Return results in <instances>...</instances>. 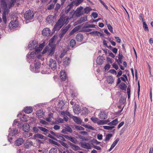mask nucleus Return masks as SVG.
Here are the masks:
<instances>
[{
    "label": "nucleus",
    "mask_w": 153,
    "mask_h": 153,
    "mask_svg": "<svg viewBox=\"0 0 153 153\" xmlns=\"http://www.w3.org/2000/svg\"><path fill=\"white\" fill-rule=\"evenodd\" d=\"M16 0H0L1 5L4 11L2 16V19L5 23H7L6 15L9 12V9L14 5V3Z\"/></svg>",
    "instance_id": "1"
},
{
    "label": "nucleus",
    "mask_w": 153,
    "mask_h": 153,
    "mask_svg": "<svg viewBox=\"0 0 153 153\" xmlns=\"http://www.w3.org/2000/svg\"><path fill=\"white\" fill-rule=\"evenodd\" d=\"M34 13L31 10L27 11L24 14V18L27 20H32L34 17Z\"/></svg>",
    "instance_id": "2"
},
{
    "label": "nucleus",
    "mask_w": 153,
    "mask_h": 153,
    "mask_svg": "<svg viewBox=\"0 0 153 153\" xmlns=\"http://www.w3.org/2000/svg\"><path fill=\"white\" fill-rule=\"evenodd\" d=\"M64 25L63 19H60L58 20L54 26L53 30L54 31H58Z\"/></svg>",
    "instance_id": "3"
},
{
    "label": "nucleus",
    "mask_w": 153,
    "mask_h": 153,
    "mask_svg": "<svg viewBox=\"0 0 153 153\" xmlns=\"http://www.w3.org/2000/svg\"><path fill=\"white\" fill-rule=\"evenodd\" d=\"M91 120L94 123H97L98 125H103L109 122V120H100L98 118L95 117H91Z\"/></svg>",
    "instance_id": "4"
},
{
    "label": "nucleus",
    "mask_w": 153,
    "mask_h": 153,
    "mask_svg": "<svg viewBox=\"0 0 153 153\" xmlns=\"http://www.w3.org/2000/svg\"><path fill=\"white\" fill-rule=\"evenodd\" d=\"M48 65L53 70L57 68L56 62L55 60L53 59H51L49 60Z\"/></svg>",
    "instance_id": "5"
},
{
    "label": "nucleus",
    "mask_w": 153,
    "mask_h": 153,
    "mask_svg": "<svg viewBox=\"0 0 153 153\" xmlns=\"http://www.w3.org/2000/svg\"><path fill=\"white\" fill-rule=\"evenodd\" d=\"M38 42L36 41H33L31 43L29 44L28 45V49L30 50H32L35 49L36 51V49L37 48V47L38 46Z\"/></svg>",
    "instance_id": "6"
},
{
    "label": "nucleus",
    "mask_w": 153,
    "mask_h": 153,
    "mask_svg": "<svg viewBox=\"0 0 153 153\" xmlns=\"http://www.w3.org/2000/svg\"><path fill=\"white\" fill-rule=\"evenodd\" d=\"M70 27L71 25H68L65 27H63L61 29V32L59 35V37L60 38L62 37Z\"/></svg>",
    "instance_id": "7"
},
{
    "label": "nucleus",
    "mask_w": 153,
    "mask_h": 153,
    "mask_svg": "<svg viewBox=\"0 0 153 153\" xmlns=\"http://www.w3.org/2000/svg\"><path fill=\"white\" fill-rule=\"evenodd\" d=\"M27 60L29 63H33V62H32L33 61L32 59L34 60V53L32 52L30 53H28L27 55Z\"/></svg>",
    "instance_id": "8"
},
{
    "label": "nucleus",
    "mask_w": 153,
    "mask_h": 153,
    "mask_svg": "<svg viewBox=\"0 0 153 153\" xmlns=\"http://www.w3.org/2000/svg\"><path fill=\"white\" fill-rule=\"evenodd\" d=\"M18 25V22L16 20L11 21L9 25V26L10 29H14Z\"/></svg>",
    "instance_id": "9"
},
{
    "label": "nucleus",
    "mask_w": 153,
    "mask_h": 153,
    "mask_svg": "<svg viewBox=\"0 0 153 153\" xmlns=\"http://www.w3.org/2000/svg\"><path fill=\"white\" fill-rule=\"evenodd\" d=\"M55 47L54 45H53L50 48H48L47 52L48 55L52 56L55 52Z\"/></svg>",
    "instance_id": "10"
},
{
    "label": "nucleus",
    "mask_w": 153,
    "mask_h": 153,
    "mask_svg": "<svg viewBox=\"0 0 153 153\" xmlns=\"http://www.w3.org/2000/svg\"><path fill=\"white\" fill-rule=\"evenodd\" d=\"M82 147L87 149H91V146L90 144L88 143H80Z\"/></svg>",
    "instance_id": "11"
},
{
    "label": "nucleus",
    "mask_w": 153,
    "mask_h": 153,
    "mask_svg": "<svg viewBox=\"0 0 153 153\" xmlns=\"http://www.w3.org/2000/svg\"><path fill=\"white\" fill-rule=\"evenodd\" d=\"M23 130L26 132H28V131L30 130V126L27 123H25L22 126Z\"/></svg>",
    "instance_id": "12"
},
{
    "label": "nucleus",
    "mask_w": 153,
    "mask_h": 153,
    "mask_svg": "<svg viewBox=\"0 0 153 153\" xmlns=\"http://www.w3.org/2000/svg\"><path fill=\"white\" fill-rule=\"evenodd\" d=\"M50 32L51 30L49 28H45L42 31V34L43 36H47L49 35Z\"/></svg>",
    "instance_id": "13"
},
{
    "label": "nucleus",
    "mask_w": 153,
    "mask_h": 153,
    "mask_svg": "<svg viewBox=\"0 0 153 153\" xmlns=\"http://www.w3.org/2000/svg\"><path fill=\"white\" fill-rule=\"evenodd\" d=\"M68 144L70 145L71 148L74 150L75 151H78L80 149V147L77 146H76L70 142H68Z\"/></svg>",
    "instance_id": "14"
},
{
    "label": "nucleus",
    "mask_w": 153,
    "mask_h": 153,
    "mask_svg": "<svg viewBox=\"0 0 153 153\" xmlns=\"http://www.w3.org/2000/svg\"><path fill=\"white\" fill-rule=\"evenodd\" d=\"M54 16L52 15L48 16L46 19L47 22L49 24H53L54 22Z\"/></svg>",
    "instance_id": "15"
},
{
    "label": "nucleus",
    "mask_w": 153,
    "mask_h": 153,
    "mask_svg": "<svg viewBox=\"0 0 153 153\" xmlns=\"http://www.w3.org/2000/svg\"><path fill=\"white\" fill-rule=\"evenodd\" d=\"M70 60V58L65 57L63 59V65L65 66H68L69 64Z\"/></svg>",
    "instance_id": "16"
},
{
    "label": "nucleus",
    "mask_w": 153,
    "mask_h": 153,
    "mask_svg": "<svg viewBox=\"0 0 153 153\" xmlns=\"http://www.w3.org/2000/svg\"><path fill=\"white\" fill-rule=\"evenodd\" d=\"M24 112L26 114L31 113L33 111V109L31 107H26L24 109Z\"/></svg>",
    "instance_id": "17"
},
{
    "label": "nucleus",
    "mask_w": 153,
    "mask_h": 153,
    "mask_svg": "<svg viewBox=\"0 0 153 153\" xmlns=\"http://www.w3.org/2000/svg\"><path fill=\"white\" fill-rule=\"evenodd\" d=\"M123 57V56L122 54L120 53L118 54V59H116V61L118 64H121L122 63Z\"/></svg>",
    "instance_id": "18"
},
{
    "label": "nucleus",
    "mask_w": 153,
    "mask_h": 153,
    "mask_svg": "<svg viewBox=\"0 0 153 153\" xmlns=\"http://www.w3.org/2000/svg\"><path fill=\"white\" fill-rule=\"evenodd\" d=\"M99 117L100 119H105L107 118V114L105 111H101Z\"/></svg>",
    "instance_id": "19"
},
{
    "label": "nucleus",
    "mask_w": 153,
    "mask_h": 153,
    "mask_svg": "<svg viewBox=\"0 0 153 153\" xmlns=\"http://www.w3.org/2000/svg\"><path fill=\"white\" fill-rule=\"evenodd\" d=\"M20 120L21 121L24 122H26L27 121V116L25 114L22 115L20 113Z\"/></svg>",
    "instance_id": "20"
},
{
    "label": "nucleus",
    "mask_w": 153,
    "mask_h": 153,
    "mask_svg": "<svg viewBox=\"0 0 153 153\" xmlns=\"http://www.w3.org/2000/svg\"><path fill=\"white\" fill-rule=\"evenodd\" d=\"M72 118L74 121L77 124H81L82 121L79 118L75 116H73Z\"/></svg>",
    "instance_id": "21"
},
{
    "label": "nucleus",
    "mask_w": 153,
    "mask_h": 153,
    "mask_svg": "<svg viewBox=\"0 0 153 153\" xmlns=\"http://www.w3.org/2000/svg\"><path fill=\"white\" fill-rule=\"evenodd\" d=\"M87 17H84L81 18L80 19L78 20L76 23V24H79L87 21Z\"/></svg>",
    "instance_id": "22"
},
{
    "label": "nucleus",
    "mask_w": 153,
    "mask_h": 153,
    "mask_svg": "<svg viewBox=\"0 0 153 153\" xmlns=\"http://www.w3.org/2000/svg\"><path fill=\"white\" fill-rule=\"evenodd\" d=\"M89 34L93 35H94L95 36H103V34L100 32L98 31H94L93 32H91L89 33Z\"/></svg>",
    "instance_id": "23"
},
{
    "label": "nucleus",
    "mask_w": 153,
    "mask_h": 153,
    "mask_svg": "<svg viewBox=\"0 0 153 153\" xmlns=\"http://www.w3.org/2000/svg\"><path fill=\"white\" fill-rule=\"evenodd\" d=\"M64 136L67 139L70 140L72 142L74 143H76V140L75 138L72 137L71 136H69L68 135H65Z\"/></svg>",
    "instance_id": "24"
},
{
    "label": "nucleus",
    "mask_w": 153,
    "mask_h": 153,
    "mask_svg": "<svg viewBox=\"0 0 153 153\" xmlns=\"http://www.w3.org/2000/svg\"><path fill=\"white\" fill-rule=\"evenodd\" d=\"M76 38L77 41L79 42H81L83 39L82 35L81 33H78L76 36Z\"/></svg>",
    "instance_id": "25"
},
{
    "label": "nucleus",
    "mask_w": 153,
    "mask_h": 153,
    "mask_svg": "<svg viewBox=\"0 0 153 153\" xmlns=\"http://www.w3.org/2000/svg\"><path fill=\"white\" fill-rule=\"evenodd\" d=\"M60 78L63 81H64L66 79V74L65 71H61L60 72Z\"/></svg>",
    "instance_id": "26"
},
{
    "label": "nucleus",
    "mask_w": 153,
    "mask_h": 153,
    "mask_svg": "<svg viewBox=\"0 0 153 153\" xmlns=\"http://www.w3.org/2000/svg\"><path fill=\"white\" fill-rule=\"evenodd\" d=\"M33 143L30 141L27 140L24 144L25 147V148H28L30 147L33 145Z\"/></svg>",
    "instance_id": "27"
},
{
    "label": "nucleus",
    "mask_w": 153,
    "mask_h": 153,
    "mask_svg": "<svg viewBox=\"0 0 153 153\" xmlns=\"http://www.w3.org/2000/svg\"><path fill=\"white\" fill-rule=\"evenodd\" d=\"M102 58L101 56H99L97 59V63L99 65H102L103 63Z\"/></svg>",
    "instance_id": "28"
},
{
    "label": "nucleus",
    "mask_w": 153,
    "mask_h": 153,
    "mask_svg": "<svg viewBox=\"0 0 153 153\" xmlns=\"http://www.w3.org/2000/svg\"><path fill=\"white\" fill-rule=\"evenodd\" d=\"M114 79L112 76H109L107 78V82L108 83L112 84L114 82Z\"/></svg>",
    "instance_id": "29"
},
{
    "label": "nucleus",
    "mask_w": 153,
    "mask_h": 153,
    "mask_svg": "<svg viewBox=\"0 0 153 153\" xmlns=\"http://www.w3.org/2000/svg\"><path fill=\"white\" fill-rule=\"evenodd\" d=\"M45 46L44 43H42L40 44L38 47H37V48L36 49V52L39 51H41L43 49V48Z\"/></svg>",
    "instance_id": "30"
},
{
    "label": "nucleus",
    "mask_w": 153,
    "mask_h": 153,
    "mask_svg": "<svg viewBox=\"0 0 153 153\" xmlns=\"http://www.w3.org/2000/svg\"><path fill=\"white\" fill-rule=\"evenodd\" d=\"M18 133V130L14 129L13 131H10L9 136H13Z\"/></svg>",
    "instance_id": "31"
},
{
    "label": "nucleus",
    "mask_w": 153,
    "mask_h": 153,
    "mask_svg": "<svg viewBox=\"0 0 153 153\" xmlns=\"http://www.w3.org/2000/svg\"><path fill=\"white\" fill-rule=\"evenodd\" d=\"M120 88L123 90L126 91L127 88V86L126 84L124 82H122L119 86Z\"/></svg>",
    "instance_id": "32"
},
{
    "label": "nucleus",
    "mask_w": 153,
    "mask_h": 153,
    "mask_svg": "<svg viewBox=\"0 0 153 153\" xmlns=\"http://www.w3.org/2000/svg\"><path fill=\"white\" fill-rule=\"evenodd\" d=\"M118 122V119L117 118L108 123V125L110 126L115 125L117 124Z\"/></svg>",
    "instance_id": "33"
},
{
    "label": "nucleus",
    "mask_w": 153,
    "mask_h": 153,
    "mask_svg": "<svg viewBox=\"0 0 153 153\" xmlns=\"http://www.w3.org/2000/svg\"><path fill=\"white\" fill-rule=\"evenodd\" d=\"M80 109L79 108L76 107L73 108V111L75 114H78L80 111Z\"/></svg>",
    "instance_id": "34"
},
{
    "label": "nucleus",
    "mask_w": 153,
    "mask_h": 153,
    "mask_svg": "<svg viewBox=\"0 0 153 153\" xmlns=\"http://www.w3.org/2000/svg\"><path fill=\"white\" fill-rule=\"evenodd\" d=\"M34 137L35 138L43 139L44 137V136L40 134H37L35 135L34 136Z\"/></svg>",
    "instance_id": "35"
},
{
    "label": "nucleus",
    "mask_w": 153,
    "mask_h": 153,
    "mask_svg": "<svg viewBox=\"0 0 153 153\" xmlns=\"http://www.w3.org/2000/svg\"><path fill=\"white\" fill-rule=\"evenodd\" d=\"M76 44V42L75 40L74 39H72L70 43V46L72 48L74 47Z\"/></svg>",
    "instance_id": "36"
},
{
    "label": "nucleus",
    "mask_w": 153,
    "mask_h": 153,
    "mask_svg": "<svg viewBox=\"0 0 153 153\" xmlns=\"http://www.w3.org/2000/svg\"><path fill=\"white\" fill-rule=\"evenodd\" d=\"M57 141L60 143L63 146H64L65 148H68L69 146L66 143H64L63 142L60 140H58Z\"/></svg>",
    "instance_id": "37"
},
{
    "label": "nucleus",
    "mask_w": 153,
    "mask_h": 153,
    "mask_svg": "<svg viewBox=\"0 0 153 153\" xmlns=\"http://www.w3.org/2000/svg\"><path fill=\"white\" fill-rule=\"evenodd\" d=\"M36 115L39 118H42V117L43 112L41 110L38 111L36 113Z\"/></svg>",
    "instance_id": "38"
},
{
    "label": "nucleus",
    "mask_w": 153,
    "mask_h": 153,
    "mask_svg": "<svg viewBox=\"0 0 153 153\" xmlns=\"http://www.w3.org/2000/svg\"><path fill=\"white\" fill-rule=\"evenodd\" d=\"M74 126L75 129L78 130H84L85 129L84 128L80 126L75 125Z\"/></svg>",
    "instance_id": "39"
},
{
    "label": "nucleus",
    "mask_w": 153,
    "mask_h": 153,
    "mask_svg": "<svg viewBox=\"0 0 153 153\" xmlns=\"http://www.w3.org/2000/svg\"><path fill=\"white\" fill-rule=\"evenodd\" d=\"M48 141L50 143H51L52 144L56 145L59 146H60V144H59L57 142L53 140H51V139H49Z\"/></svg>",
    "instance_id": "40"
},
{
    "label": "nucleus",
    "mask_w": 153,
    "mask_h": 153,
    "mask_svg": "<svg viewBox=\"0 0 153 153\" xmlns=\"http://www.w3.org/2000/svg\"><path fill=\"white\" fill-rule=\"evenodd\" d=\"M104 128L106 130H111L112 129L115 128L114 126H103Z\"/></svg>",
    "instance_id": "41"
},
{
    "label": "nucleus",
    "mask_w": 153,
    "mask_h": 153,
    "mask_svg": "<svg viewBox=\"0 0 153 153\" xmlns=\"http://www.w3.org/2000/svg\"><path fill=\"white\" fill-rule=\"evenodd\" d=\"M39 129V128H38V126L37 127L34 126L33 128V131L35 133L40 132V131Z\"/></svg>",
    "instance_id": "42"
},
{
    "label": "nucleus",
    "mask_w": 153,
    "mask_h": 153,
    "mask_svg": "<svg viewBox=\"0 0 153 153\" xmlns=\"http://www.w3.org/2000/svg\"><path fill=\"white\" fill-rule=\"evenodd\" d=\"M130 87L131 86L130 85H129L128 86V87L127 89V93L128 95V99H129L130 97Z\"/></svg>",
    "instance_id": "43"
},
{
    "label": "nucleus",
    "mask_w": 153,
    "mask_h": 153,
    "mask_svg": "<svg viewBox=\"0 0 153 153\" xmlns=\"http://www.w3.org/2000/svg\"><path fill=\"white\" fill-rule=\"evenodd\" d=\"M112 134H108L106 135V137L104 140L105 141H107L110 138L112 137Z\"/></svg>",
    "instance_id": "44"
},
{
    "label": "nucleus",
    "mask_w": 153,
    "mask_h": 153,
    "mask_svg": "<svg viewBox=\"0 0 153 153\" xmlns=\"http://www.w3.org/2000/svg\"><path fill=\"white\" fill-rule=\"evenodd\" d=\"M119 140V139L118 138H117L111 145V147H113L114 148L117 144Z\"/></svg>",
    "instance_id": "45"
},
{
    "label": "nucleus",
    "mask_w": 153,
    "mask_h": 153,
    "mask_svg": "<svg viewBox=\"0 0 153 153\" xmlns=\"http://www.w3.org/2000/svg\"><path fill=\"white\" fill-rule=\"evenodd\" d=\"M83 1V0H75L74 1V2L75 5L77 6Z\"/></svg>",
    "instance_id": "46"
},
{
    "label": "nucleus",
    "mask_w": 153,
    "mask_h": 153,
    "mask_svg": "<svg viewBox=\"0 0 153 153\" xmlns=\"http://www.w3.org/2000/svg\"><path fill=\"white\" fill-rule=\"evenodd\" d=\"M91 10L90 7H85L84 9V13L88 14Z\"/></svg>",
    "instance_id": "47"
},
{
    "label": "nucleus",
    "mask_w": 153,
    "mask_h": 153,
    "mask_svg": "<svg viewBox=\"0 0 153 153\" xmlns=\"http://www.w3.org/2000/svg\"><path fill=\"white\" fill-rule=\"evenodd\" d=\"M57 152V149L56 148H53L50 150L49 153H56Z\"/></svg>",
    "instance_id": "48"
},
{
    "label": "nucleus",
    "mask_w": 153,
    "mask_h": 153,
    "mask_svg": "<svg viewBox=\"0 0 153 153\" xmlns=\"http://www.w3.org/2000/svg\"><path fill=\"white\" fill-rule=\"evenodd\" d=\"M41 63L38 61L34 63L35 68L36 69H39Z\"/></svg>",
    "instance_id": "49"
},
{
    "label": "nucleus",
    "mask_w": 153,
    "mask_h": 153,
    "mask_svg": "<svg viewBox=\"0 0 153 153\" xmlns=\"http://www.w3.org/2000/svg\"><path fill=\"white\" fill-rule=\"evenodd\" d=\"M80 138L82 139V141H87L89 140L88 138L86 137L81 136L80 137Z\"/></svg>",
    "instance_id": "50"
},
{
    "label": "nucleus",
    "mask_w": 153,
    "mask_h": 153,
    "mask_svg": "<svg viewBox=\"0 0 153 153\" xmlns=\"http://www.w3.org/2000/svg\"><path fill=\"white\" fill-rule=\"evenodd\" d=\"M19 121L18 120H14L13 123V126H18V128H19Z\"/></svg>",
    "instance_id": "51"
},
{
    "label": "nucleus",
    "mask_w": 153,
    "mask_h": 153,
    "mask_svg": "<svg viewBox=\"0 0 153 153\" xmlns=\"http://www.w3.org/2000/svg\"><path fill=\"white\" fill-rule=\"evenodd\" d=\"M143 27L145 31H149L147 25L145 22H143Z\"/></svg>",
    "instance_id": "52"
},
{
    "label": "nucleus",
    "mask_w": 153,
    "mask_h": 153,
    "mask_svg": "<svg viewBox=\"0 0 153 153\" xmlns=\"http://www.w3.org/2000/svg\"><path fill=\"white\" fill-rule=\"evenodd\" d=\"M96 25L93 24L88 25H86V24L84 26V27L86 28H94L95 27Z\"/></svg>",
    "instance_id": "53"
},
{
    "label": "nucleus",
    "mask_w": 153,
    "mask_h": 153,
    "mask_svg": "<svg viewBox=\"0 0 153 153\" xmlns=\"http://www.w3.org/2000/svg\"><path fill=\"white\" fill-rule=\"evenodd\" d=\"M38 128H39V129H40L41 131L45 132L47 133L48 131V130L43 127L38 126Z\"/></svg>",
    "instance_id": "54"
},
{
    "label": "nucleus",
    "mask_w": 153,
    "mask_h": 153,
    "mask_svg": "<svg viewBox=\"0 0 153 153\" xmlns=\"http://www.w3.org/2000/svg\"><path fill=\"white\" fill-rule=\"evenodd\" d=\"M65 128L66 130L68 132L71 133H72V132L71 128L68 126H66L65 127Z\"/></svg>",
    "instance_id": "55"
},
{
    "label": "nucleus",
    "mask_w": 153,
    "mask_h": 153,
    "mask_svg": "<svg viewBox=\"0 0 153 153\" xmlns=\"http://www.w3.org/2000/svg\"><path fill=\"white\" fill-rule=\"evenodd\" d=\"M83 13H82L80 10H79L76 13V16L77 17H79Z\"/></svg>",
    "instance_id": "56"
},
{
    "label": "nucleus",
    "mask_w": 153,
    "mask_h": 153,
    "mask_svg": "<svg viewBox=\"0 0 153 153\" xmlns=\"http://www.w3.org/2000/svg\"><path fill=\"white\" fill-rule=\"evenodd\" d=\"M107 26L108 29L109 30L111 33H113V28L111 26V25L110 24L107 25Z\"/></svg>",
    "instance_id": "57"
},
{
    "label": "nucleus",
    "mask_w": 153,
    "mask_h": 153,
    "mask_svg": "<svg viewBox=\"0 0 153 153\" xmlns=\"http://www.w3.org/2000/svg\"><path fill=\"white\" fill-rule=\"evenodd\" d=\"M81 27V26L80 25H79L75 27L73 29L76 32L78 31Z\"/></svg>",
    "instance_id": "58"
},
{
    "label": "nucleus",
    "mask_w": 153,
    "mask_h": 153,
    "mask_svg": "<svg viewBox=\"0 0 153 153\" xmlns=\"http://www.w3.org/2000/svg\"><path fill=\"white\" fill-rule=\"evenodd\" d=\"M60 5L58 3H57L56 4L55 8V11H57L60 8Z\"/></svg>",
    "instance_id": "59"
},
{
    "label": "nucleus",
    "mask_w": 153,
    "mask_h": 153,
    "mask_svg": "<svg viewBox=\"0 0 153 153\" xmlns=\"http://www.w3.org/2000/svg\"><path fill=\"white\" fill-rule=\"evenodd\" d=\"M48 136L50 137V138H51L53 140H54L57 141H58V140L55 137L51 135L50 134H48Z\"/></svg>",
    "instance_id": "60"
},
{
    "label": "nucleus",
    "mask_w": 153,
    "mask_h": 153,
    "mask_svg": "<svg viewBox=\"0 0 153 153\" xmlns=\"http://www.w3.org/2000/svg\"><path fill=\"white\" fill-rule=\"evenodd\" d=\"M54 6V4H51L48 7V10H51L53 9Z\"/></svg>",
    "instance_id": "61"
},
{
    "label": "nucleus",
    "mask_w": 153,
    "mask_h": 153,
    "mask_svg": "<svg viewBox=\"0 0 153 153\" xmlns=\"http://www.w3.org/2000/svg\"><path fill=\"white\" fill-rule=\"evenodd\" d=\"M92 15L94 19H96L98 16V14L96 12H93L92 14Z\"/></svg>",
    "instance_id": "62"
},
{
    "label": "nucleus",
    "mask_w": 153,
    "mask_h": 153,
    "mask_svg": "<svg viewBox=\"0 0 153 153\" xmlns=\"http://www.w3.org/2000/svg\"><path fill=\"white\" fill-rule=\"evenodd\" d=\"M66 53V51H64L62 53H61L60 54L59 57L61 58H62L65 55V53Z\"/></svg>",
    "instance_id": "63"
},
{
    "label": "nucleus",
    "mask_w": 153,
    "mask_h": 153,
    "mask_svg": "<svg viewBox=\"0 0 153 153\" xmlns=\"http://www.w3.org/2000/svg\"><path fill=\"white\" fill-rule=\"evenodd\" d=\"M106 59L107 62L108 63L111 64L112 63V60L110 57H106Z\"/></svg>",
    "instance_id": "64"
}]
</instances>
